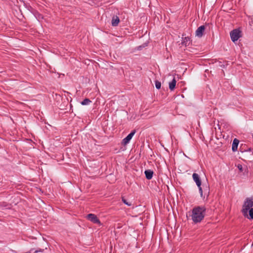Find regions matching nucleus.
I'll list each match as a JSON object with an SVG mask.
<instances>
[{
  "label": "nucleus",
  "instance_id": "nucleus-1",
  "mask_svg": "<svg viewBox=\"0 0 253 253\" xmlns=\"http://www.w3.org/2000/svg\"><path fill=\"white\" fill-rule=\"evenodd\" d=\"M206 210L204 206H195L193 208L191 216L194 223H200L203 220L206 215Z\"/></svg>",
  "mask_w": 253,
  "mask_h": 253
},
{
  "label": "nucleus",
  "instance_id": "nucleus-2",
  "mask_svg": "<svg viewBox=\"0 0 253 253\" xmlns=\"http://www.w3.org/2000/svg\"><path fill=\"white\" fill-rule=\"evenodd\" d=\"M253 207V198H247L243 205L242 212L245 217H248V211Z\"/></svg>",
  "mask_w": 253,
  "mask_h": 253
},
{
  "label": "nucleus",
  "instance_id": "nucleus-3",
  "mask_svg": "<svg viewBox=\"0 0 253 253\" xmlns=\"http://www.w3.org/2000/svg\"><path fill=\"white\" fill-rule=\"evenodd\" d=\"M231 39L234 42L242 37V31L239 29H235L230 32Z\"/></svg>",
  "mask_w": 253,
  "mask_h": 253
},
{
  "label": "nucleus",
  "instance_id": "nucleus-4",
  "mask_svg": "<svg viewBox=\"0 0 253 253\" xmlns=\"http://www.w3.org/2000/svg\"><path fill=\"white\" fill-rule=\"evenodd\" d=\"M86 218L88 220L93 222V223L98 224L99 225H101V223L99 218L94 214H93V213L88 214L86 215Z\"/></svg>",
  "mask_w": 253,
  "mask_h": 253
},
{
  "label": "nucleus",
  "instance_id": "nucleus-5",
  "mask_svg": "<svg viewBox=\"0 0 253 253\" xmlns=\"http://www.w3.org/2000/svg\"><path fill=\"white\" fill-rule=\"evenodd\" d=\"M136 132V130L134 129L131 131V132L127 135L125 138H124L122 140V144L124 145H126L128 144L130 140L131 139L133 136Z\"/></svg>",
  "mask_w": 253,
  "mask_h": 253
},
{
  "label": "nucleus",
  "instance_id": "nucleus-6",
  "mask_svg": "<svg viewBox=\"0 0 253 253\" xmlns=\"http://www.w3.org/2000/svg\"><path fill=\"white\" fill-rule=\"evenodd\" d=\"M240 151L241 152H249L251 153V155H253V149L249 147L246 144H241L240 147Z\"/></svg>",
  "mask_w": 253,
  "mask_h": 253
},
{
  "label": "nucleus",
  "instance_id": "nucleus-7",
  "mask_svg": "<svg viewBox=\"0 0 253 253\" xmlns=\"http://www.w3.org/2000/svg\"><path fill=\"white\" fill-rule=\"evenodd\" d=\"M206 27L204 25H202L198 28L196 31V36L199 38H201L204 33Z\"/></svg>",
  "mask_w": 253,
  "mask_h": 253
},
{
  "label": "nucleus",
  "instance_id": "nucleus-8",
  "mask_svg": "<svg viewBox=\"0 0 253 253\" xmlns=\"http://www.w3.org/2000/svg\"><path fill=\"white\" fill-rule=\"evenodd\" d=\"M192 177L198 187H200V186H201L202 181L198 174L196 173H194L192 175Z\"/></svg>",
  "mask_w": 253,
  "mask_h": 253
},
{
  "label": "nucleus",
  "instance_id": "nucleus-9",
  "mask_svg": "<svg viewBox=\"0 0 253 253\" xmlns=\"http://www.w3.org/2000/svg\"><path fill=\"white\" fill-rule=\"evenodd\" d=\"M239 143V140L237 138H234L232 144V150L235 152L238 149V146Z\"/></svg>",
  "mask_w": 253,
  "mask_h": 253
},
{
  "label": "nucleus",
  "instance_id": "nucleus-10",
  "mask_svg": "<svg viewBox=\"0 0 253 253\" xmlns=\"http://www.w3.org/2000/svg\"><path fill=\"white\" fill-rule=\"evenodd\" d=\"M146 179L150 180L152 178L153 175V171L150 169L146 170L144 172Z\"/></svg>",
  "mask_w": 253,
  "mask_h": 253
},
{
  "label": "nucleus",
  "instance_id": "nucleus-11",
  "mask_svg": "<svg viewBox=\"0 0 253 253\" xmlns=\"http://www.w3.org/2000/svg\"><path fill=\"white\" fill-rule=\"evenodd\" d=\"M120 22V19L117 16L114 15L112 19L111 24L113 26H117Z\"/></svg>",
  "mask_w": 253,
  "mask_h": 253
},
{
  "label": "nucleus",
  "instance_id": "nucleus-12",
  "mask_svg": "<svg viewBox=\"0 0 253 253\" xmlns=\"http://www.w3.org/2000/svg\"><path fill=\"white\" fill-rule=\"evenodd\" d=\"M176 81L174 78L173 79V80H172L171 82H169V88L170 90L172 91L175 88V85H176Z\"/></svg>",
  "mask_w": 253,
  "mask_h": 253
},
{
  "label": "nucleus",
  "instance_id": "nucleus-13",
  "mask_svg": "<svg viewBox=\"0 0 253 253\" xmlns=\"http://www.w3.org/2000/svg\"><path fill=\"white\" fill-rule=\"evenodd\" d=\"M190 38L189 37H185L183 38V41L182 42V44L185 45L186 46L188 45L190 43Z\"/></svg>",
  "mask_w": 253,
  "mask_h": 253
},
{
  "label": "nucleus",
  "instance_id": "nucleus-14",
  "mask_svg": "<svg viewBox=\"0 0 253 253\" xmlns=\"http://www.w3.org/2000/svg\"><path fill=\"white\" fill-rule=\"evenodd\" d=\"M247 217L250 219H253V208H251L249 210L248 215Z\"/></svg>",
  "mask_w": 253,
  "mask_h": 253
},
{
  "label": "nucleus",
  "instance_id": "nucleus-15",
  "mask_svg": "<svg viewBox=\"0 0 253 253\" xmlns=\"http://www.w3.org/2000/svg\"><path fill=\"white\" fill-rule=\"evenodd\" d=\"M91 102V100L88 98H85L81 102V104L83 105H88L89 103Z\"/></svg>",
  "mask_w": 253,
  "mask_h": 253
},
{
  "label": "nucleus",
  "instance_id": "nucleus-16",
  "mask_svg": "<svg viewBox=\"0 0 253 253\" xmlns=\"http://www.w3.org/2000/svg\"><path fill=\"white\" fill-rule=\"evenodd\" d=\"M155 86L157 89H160L161 86V83L157 80L155 81Z\"/></svg>",
  "mask_w": 253,
  "mask_h": 253
},
{
  "label": "nucleus",
  "instance_id": "nucleus-17",
  "mask_svg": "<svg viewBox=\"0 0 253 253\" xmlns=\"http://www.w3.org/2000/svg\"><path fill=\"white\" fill-rule=\"evenodd\" d=\"M122 201H123V202L126 205H127V206H131V202H127V201L126 199H125L124 197H123V198H122Z\"/></svg>",
  "mask_w": 253,
  "mask_h": 253
},
{
  "label": "nucleus",
  "instance_id": "nucleus-18",
  "mask_svg": "<svg viewBox=\"0 0 253 253\" xmlns=\"http://www.w3.org/2000/svg\"><path fill=\"white\" fill-rule=\"evenodd\" d=\"M198 187L199 188V192L200 193V196H201V198H204L205 197L203 196V191L202 187H201V186H200V187Z\"/></svg>",
  "mask_w": 253,
  "mask_h": 253
},
{
  "label": "nucleus",
  "instance_id": "nucleus-19",
  "mask_svg": "<svg viewBox=\"0 0 253 253\" xmlns=\"http://www.w3.org/2000/svg\"><path fill=\"white\" fill-rule=\"evenodd\" d=\"M237 168H238V169H239V171L240 172H243L244 169H243V167L242 165L238 164V166H237Z\"/></svg>",
  "mask_w": 253,
  "mask_h": 253
},
{
  "label": "nucleus",
  "instance_id": "nucleus-20",
  "mask_svg": "<svg viewBox=\"0 0 253 253\" xmlns=\"http://www.w3.org/2000/svg\"><path fill=\"white\" fill-rule=\"evenodd\" d=\"M205 191H207L208 194L209 193V187L208 186H206V188L204 189Z\"/></svg>",
  "mask_w": 253,
  "mask_h": 253
}]
</instances>
